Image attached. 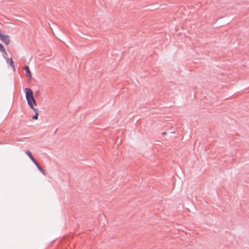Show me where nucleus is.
I'll use <instances>...</instances> for the list:
<instances>
[{"label": "nucleus", "mask_w": 249, "mask_h": 249, "mask_svg": "<svg viewBox=\"0 0 249 249\" xmlns=\"http://www.w3.org/2000/svg\"><path fill=\"white\" fill-rule=\"evenodd\" d=\"M25 94V98L29 107L34 111L35 114L38 113V109L34 107L36 106V103L34 96L33 91L29 88H26L24 89Z\"/></svg>", "instance_id": "nucleus-1"}, {"label": "nucleus", "mask_w": 249, "mask_h": 249, "mask_svg": "<svg viewBox=\"0 0 249 249\" xmlns=\"http://www.w3.org/2000/svg\"><path fill=\"white\" fill-rule=\"evenodd\" d=\"M25 153L28 155L30 160L32 161V162L35 164L38 170L44 175H45V171L42 168V167L40 165L38 161L34 158L31 152L29 150H26L25 151Z\"/></svg>", "instance_id": "nucleus-2"}, {"label": "nucleus", "mask_w": 249, "mask_h": 249, "mask_svg": "<svg viewBox=\"0 0 249 249\" xmlns=\"http://www.w3.org/2000/svg\"><path fill=\"white\" fill-rule=\"evenodd\" d=\"M0 40L6 45H8L10 42L9 36L4 34L0 36Z\"/></svg>", "instance_id": "nucleus-3"}, {"label": "nucleus", "mask_w": 249, "mask_h": 249, "mask_svg": "<svg viewBox=\"0 0 249 249\" xmlns=\"http://www.w3.org/2000/svg\"><path fill=\"white\" fill-rule=\"evenodd\" d=\"M24 69L25 71L26 76L28 77L29 78H32V73L30 70L29 66H24Z\"/></svg>", "instance_id": "nucleus-4"}, {"label": "nucleus", "mask_w": 249, "mask_h": 249, "mask_svg": "<svg viewBox=\"0 0 249 249\" xmlns=\"http://www.w3.org/2000/svg\"><path fill=\"white\" fill-rule=\"evenodd\" d=\"M9 65L13 68V69L14 71L15 70L14 62L12 58H10V62H9Z\"/></svg>", "instance_id": "nucleus-5"}, {"label": "nucleus", "mask_w": 249, "mask_h": 249, "mask_svg": "<svg viewBox=\"0 0 249 249\" xmlns=\"http://www.w3.org/2000/svg\"><path fill=\"white\" fill-rule=\"evenodd\" d=\"M0 52L1 53H3L5 54H7V53L4 49L3 45L0 43Z\"/></svg>", "instance_id": "nucleus-6"}, {"label": "nucleus", "mask_w": 249, "mask_h": 249, "mask_svg": "<svg viewBox=\"0 0 249 249\" xmlns=\"http://www.w3.org/2000/svg\"><path fill=\"white\" fill-rule=\"evenodd\" d=\"M38 113H35L33 116H32V119L33 120H37L38 119Z\"/></svg>", "instance_id": "nucleus-7"}, {"label": "nucleus", "mask_w": 249, "mask_h": 249, "mask_svg": "<svg viewBox=\"0 0 249 249\" xmlns=\"http://www.w3.org/2000/svg\"><path fill=\"white\" fill-rule=\"evenodd\" d=\"M165 133H166V132H165V131H164V132H163L162 133V135H164V134H165Z\"/></svg>", "instance_id": "nucleus-8"}, {"label": "nucleus", "mask_w": 249, "mask_h": 249, "mask_svg": "<svg viewBox=\"0 0 249 249\" xmlns=\"http://www.w3.org/2000/svg\"><path fill=\"white\" fill-rule=\"evenodd\" d=\"M6 61H7V62H8V59H7L6 60Z\"/></svg>", "instance_id": "nucleus-9"}]
</instances>
